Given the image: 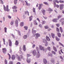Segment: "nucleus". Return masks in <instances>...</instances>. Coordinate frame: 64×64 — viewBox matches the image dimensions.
I'll use <instances>...</instances> for the list:
<instances>
[{"instance_id": "f257e3e1", "label": "nucleus", "mask_w": 64, "mask_h": 64, "mask_svg": "<svg viewBox=\"0 0 64 64\" xmlns=\"http://www.w3.org/2000/svg\"><path fill=\"white\" fill-rule=\"evenodd\" d=\"M4 10L5 11H7L8 12L9 11V6L8 5H7L5 7V5H4Z\"/></svg>"}, {"instance_id": "f03ea898", "label": "nucleus", "mask_w": 64, "mask_h": 64, "mask_svg": "<svg viewBox=\"0 0 64 64\" xmlns=\"http://www.w3.org/2000/svg\"><path fill=\"white\" fill-rule=\"evenodd\" d=\"M53 2L54 3V6L55 7H56V3H59V1H58L57 0H54L53 1Z\"/></svg>"}, {"instance_id": "7ed1b4c3", "label": "nucleus", "mask_w": 64, "mask_h": 64, "mask_svg": "<svg viewBox=\"0 0 64 64\" xmlns=\"http://www.w3.org/2000/svg\"><path fill=\"white\" fill-rule=\"evenodd\" d=\"M17 59L19 61H21L22 58H23V56L20 55L19 56H17Z\"/></svg>"}, {"instance_id": "20e7f679", "label": "nucleus", "mask_w": 64, "mask_h": 64, "mask_svg": "<svg viewBox=\"0 0 64 64\" xmlns=\"http://www.w3.org/2000/svg\"><path fill=\"white\" fill-rule=\"evenodd\" d=\"M3 39L4 45H5L6 46H8V42H5V39L3 38Z\"/></svg>"}, {"instance_id": "39448f33", "label": "nucleus", "mask_w": 64, "mask_h": 64, "mask_svg": "<svg viewBox=\"0 0 64 64\" xmlns=\"http://www.w3.org/2000/svg\"><path fill=\"white\" fill-rule=\"evenodd\" d=\"M43 42L46 43V44H45V46H47L48 45V42L46 40H44Z\"/></svg>"}, {"instance_id": "423d86ee", "label": "nucleus", "mask_w": 64, "mask_h": 64, "mask_svg": "<svg viewBox=\"0 0 64 64\" xmlns=\"http://www.w3.org/2000/svg\"><path fill=\"white\" fill-rule=\"evenodd\" d=\"M39 47L40 50L44 51V47H42L40 45L39 46Z\"/></svg>"}, {"instance_id": "0eeeda50", "label": "nucleus", "mask_w": 64, "mask_h": 64, "mask_svg": "<svg viewBox=\"0 0 64 64\" xmlns=\"http://www.w3.org/2000/svg\"><path fill=\"white\" fill-rule=\"evenodd\" d=\"M2 50L3 52L4 53H6V52L7 51V50H6V48H2Z\"/></svg>"}, {"instance_id": "6e6552de", "label": "nucleus", "mask_w": 64, "mask_h": 64, "mask_svg": "<svg viewBox=\"0 0 64 64\" xmlns=\"http://www.w3.org/2000/svg\"><path fill=\"white\" fill-rule=\"evenodd\" d=\"M8 43L9 46L11 47L12 46V42L10 40H8Z\"/></svg>"}, {"instance_id": "1a4fd4ad", "label": "nucleus", "mask_w": 64, "mask_h": 64, "mask_svg": "<svg viewBox=\"0 0 64 64\" xmlns=\"http://www.w3.org/2000/svg\"><path fill=\"white\" fill-rule=\"evenodd\" d=\"M37 52H36V51L35 50H34L32 52V53L33 55L34 56H35V55L36 54Z\"/></svg>"}, {"instance_id": "9d476101", "label": "nucleus", "mask_w": 64, "mask_h": 64, "mask_svg": "<svg viewBox=\"0 0 64 64\" xmlns=\"http://www.w3.org/2000/svg\"><path fill=\"white\" fill-rule=\"evenodd\" d=\"M25 2H26V6H29L30 5V4L28 3V2L26 1H25Z\"/></svg>"}, {"instance_id": "9b49d317", "label": "nucleus", "mask_w": 64, "mask_h": 64, "mask_svg": "<svg viewBox=\"0 0 64 64\" xmlns=\"http://www.w3.org/2000/svg\"><path fill=\"white\" fill-rule=\"evenodd\" d=\"M51 36H52V38H54L55 36V34L53 33H51Z\"/></svg>"}, {"instance_id": "f8f14e48", "label": "nucleus", "mask_w": 64, "mask_h": 64, "mask_svg": "<svg viewBox=\"0 0 64 64\" xmlns=\"http://www.w3.org/2000/svg\"><path fill=\"white\" fill-rule=\"evenodd\" d=\"M23 50L24 51H25L26 50V46L25 45H24L23 46Z\"/></svg>"}, {"instance_id": "ddd939ff", "label": "nucleus", "mask_w": 64, "mask_h": 64, "mask_svg": "<svg viewBox=\"0 0 64 64\" xmlns=\"http://www.w3.org/2000/svg\"><path fill=\"white\" fill-rule=\"evenodd\" d=\"M36 37L37 38L40 36V34L38 33H36L35 34Z\"/></svg>"}, {"instance_id": "4468645a", "label": "nucleus", "mask_w": 64, "mask_h": 64, "mask_svg": "<svg viewBox=\"0 0 64 64\" xmlns=\"http://www.w3.org/2000/svg\"><path fill=\"white\" fill-rule=\"evenodd\" d=\"M46 39L47 41H50V39L49 38V37L48 36H46Z\"/></svg>"}, {"instance_id": "2eb2a0df", "label": "nucleus", "mask_w": 64, "mask_h": 64, "mask_svg": "<svg viewBox=\"0 0 64 64\" xmlns=\"http://www.w3.org/2000/svg\"><path fill=\"white\" fill-rule=\"evenodd\" d=\"M44 60V63L45 64H46L47 63V60H46L44 59L43 60Z\"/></svg>"}, {"instance_id": "dca6fc26", "label": "nucleus", "mask_w": 64, "mask_h": 64, "mask_svg": "<svg viewBox=\"0 0 64 64\" xmlns=\"http://www.w3.org/2000/svg\"><path fill=\"white\" fill-rule=\"evenodd\" d=\"M18 20H16L15 21V24L16 25V26H18Z\"/></svg>"}, {"instance_id": "f3484780", "label": "nucleus", "mask_w": 64, "mask_h": 64, "mask_svg": "<svg viewBox=\"0 0 64 64\" xmlns=\"http://www.w3.org/2000/svg\"><path fill=\"white\" fill-rule=\"evenodd\" d=\"M18 44L19 42H18V41L17 40H16L15 43V45H18Z\"/></svg>"}, {"instance_id": "a211bd4d", "label": "nucleus", "mask_w": 64, "mask_h": 64, "mask_svg": "<svg viewBox=\"0 0 64 64\" xmlns=\"http://www.w3.org/2000/svg\"><path fill=\"white\" fill-rule=\"evenodd\" d=\"M56 40L57 41H59V40H60V38H59L57 37L56 36L55 37Z\"/></svg>"}, {"instance_id": "6ab92c4d", "label": "nucleus", "mask_w": 64, "mask_h": 64, "mask_svg": "<svg viewBox=\"0 0 64 64\" xmlns=\"http://www.w3.org/2000/svg\"><path fill=\"white\" fill-rule=\"evenodd\" d=\"M57 34L58 37H61V34L60 33H58Z\"/></svg>"}, {"instance_id": "aec40b11", "label": "nucleus", "mask_w": 64, "mask_h": 64, "mask_svg": "<svg viewBox=\"0 0 64 64\" xmlns=\"http://www.w3.org/2000/svg\"><path fill=\"white\" fill-rule=\"evenodd\" d=\"M57 20H58V19L54 18V19L52 20V21H53V22H57Z\"/></svg>"}, {"instance_id": "412c9836", "label": "nucleus", "mask_w": 64, "mask_h": 64, "mask_svg": "<svg viewBox=\"0 0 64 64\" xmlns=\"http://www.w3.org/2000/svg\"><path fill=\"white\" fill-rule=\"evenodd\" d=\"M24 26V22H21L20 24V26Z\"/></svg>"}, {"instance_id": "4be33fe9", "label": "nucleus", "mask_w": 64, "mask_h": 64, "mask_svg": "<svg viewBox=\"0 0 64 64\" xmlns=\"http://www.w3.org/2000/svg\"><path fill=\"white\" fill-rule=\"evenodd\" d=\"M15 56L14 55H12V60H13L15 59Z\"/></svg>"}, {"instance_id": "5701e85b", "label": "nucleus", "mask_w": 64, "mask_h": 64, "mask_svg": "<svg viewBox=\"0 0 64 64\" xmlns=\"http://www.w3.org/2000/svg\"><path fill=\"white\" fill-rule=\"evenodd\" d=\"M32 18H33V16H32L29 17V18L30 21H31L32 20Z\"/></svg>"}, {"instance_id": "b1692460", "label": "nucleus", "mask_w": 64, "mask_h": 64, "mask_svg": "<svg viewBox=\"0 0 64 64\" xmlns=\"http://www.w3.org/2000/svg\"><path fill=\"white\" fill-rule=\"evenodd\" d=\"M53 47L54 51L57 52V49H56V48H55L54 46H53Z\"/></svg>"}, {"instance_id": "393cba45", "label": "nucleus", "mask_w": 64, "mask_h": 64, "mask_svg": "<svg viewBox=\"0 0 64 64\" xmlns=\"http://www.w3.org/2000/svg\"><path fill=\"white\" fill-rule=\"evenodd\" d=\"M58 43H59V45H61V46H62L63 47H64V45H63V44H62V43H61V42H59Z\"/></svg>"}, {"instance_id": "a878e982", "label": "nucleus", "mask_w": 64, "mask_h": 64, "mask_svg": "<svg viewBox=\"0 0 64 64\" xmlns=\"http://www.w3.org/2000/svg\"><path fill=\"white\" fill-rule=\"evenodd\" d=\"M10 24L11 25H12L14 24V21L12 20L11 21Z\"/></svg>"}, {"instance_id": "bb28decb", "label": "nucleus", "mask_w": 64, "mask_h": 64, "mask_svg": "<svg viewBox=\"0 0 64 64\" xmlns=\"http://www.w3.org/2000/svg\"><path fill=\"white\" fill-rule=\"evenodd\" d=\"M23 38L24 39H26L27 38V35H25L23 36Z\"/></svg>"}, {"instance_id": "cd10ccee", "label": "nucleus", "mask_w": 64, "mask_h": 64, "mask_svg": "<svg viewBox=\"0 0 64 64\" xmlns=\"http://www.w3.org/2000/svg\"><path fill=\"white\" fill-rule=\"evenodd\" d=\"M26 61L28 63H30V60H28V59H27Z\"/></svg>"}, {"instance_id": "c85d7f7f", "label": "nucleus", "mask_w": 64, "mask_h": 64, "mask_svg": "<svg viewBox=\"0 0 64 64\" xmlns=\"http://www.w3.org/2000/svg\"><path fill=\"white\" fill-rule=\"evenodd\" d=\"M48 11H53V10H52V9L51 8H48Z\"/></svg>"}, {"instance_id": "c756f323", "label": "nucleus", "mask_w": 64, "mask_h": 64, "mask_svg": "<svg viewBox=\"0 0 64 64\" xmlns=\"http://www.w3.org/2000/svg\"><path fill=\"white\" fill-rule=\"evenodd\" d=\"M44 28L45 29H48V28H49V27L48 26H44Z\"/></svg>"}, {"instance_id": "7c9ffc66", "label": "nucleus", "mask_w": 64, "mask_h": 64, "mask_svg": "<svg viewBox=\"0 0 64 64\" xmlns=\"http://www.w3.org/2000/svg\"><path fill=\"white\" fill-rule=\"evenodd\" d=\"M27 13L28 16L29 15V12H28V11H27L26 12H25V14H27Z\"/></svg>"}, {"instance_id": "2f4dec72", "label": "nucleus", "mask_w": 64, "mask_h": 64, "mask_svg": "<svg viewBox=\"0 0 64 64\" xmlns=\"http://www.w3.org/2000/svg\"><path fill=\"white\" fill-rule=\"evenodd\" d=\"M24 28L25 29V30H27L28 29V27L27 26H24Z\"/></svg>"}, {"instance_id": "473e14b6", "label": "nucleus", "mask_w": 64, "mask_h": 64, "mask_svg": "<svg viewBox=\"0 0 64 64\" xmlns=\"http://www.w3.org/2000/svg\"><path fill=\"white\" fill-rule=\"evenodd\" d=\"M37 31L36 30H32V32L33 33H36Z\"/></svg>"}, {"instance_id": "72a5a7b5", "label": "nucleus", "mask_w": 64, "mask_h": 64, "mask_svg": "<svg viewBox=\"0 0 64 64\" xmlns=\"http://www.w3.org/2000/svg\"><path fill=\"white\" fill-rule=\"evenodd\" d=\"M17 0H14V4L16 5L17 4Z\"/></svg>"}, {"instance_id": "f704fd0d", "label": "nucleus", "mask_w": 64, "mask_h": 64, "mask_svg": "<svg viewBox=\"0 0 64 64\" xmlns=\"http://www.w3.org/2000/svg\"><path fill=\"white\" fill-rule=\"evenodd\" d=\"M56 28L57 32H60V31L59 30V29L57 28Z\"/></svg>"}, {"instance_id": "c9c22d12", "label": "nucleus", "mask_w": 64, "mask_h": 64, "mask_svg": "<svg viewBox=\"0 0 64 64\" xmlns=\"http://www.w3.org/2000/svg\"><path fill=\"white\" fill-rule=\"evenodd\" d=\"M17 7L16 6H14L12 8V9H17Z\"/></svg>"}, {"instance_id": "e433bc0d", "label": "nucleus", "mask_w": 64, "mask_h": 64, "mask_svg": "<svg viewBox=\"0 0 64 64\" xmlns=\"http://www.w3.org/2000/svg\"><path fill=\"white\" fill-rule=\"evenodd\" d=\"M34 24L35 25H37V23L36 22V20H34Z\"/></svg>"}, {"instance_id": "4c0bfd02", "label": "nucleus", "mask_w": 64, "mask_h": 64, "mask_svg": "<svg viewBox=\"0 0 64 64\" xmlns=\"http://www.w3.org/2000/svg\"><path fill=\"white\" fill-rule=\"evenodd\" d=\"M42 12L43 14L44 15H45V10H43L42 11Z\"/></svg>"}, {"instance_id": "58836bf2", "label": "nucleus", "mask_w": 64, "mask_h": 64, "mask_svg": "<svg viewBox=\"0 0 64 64\" xmlns=\"http://www.w3.org/2000/svg\"><path fill=\"white\" fill-rule=\"evenodd\" d=\"M26 55L27 57H30V56H31V55H30V54H27Z\"/></svg>"}, {"instance_id": "ea45409f", "label": "nucleus", "mask_w": 64, "mask_h": 64, "mask_svg": "<svg viewBox=\"0 0 64 64\" xmlns=\"http://www.w3.org/2000/svg\"><path fill=\"white\" fill-rule=\"evenodd\" d=\"M4 62L5 64H7V61L5 59L4 60Z\"/></svg>"}, {"instance_id": "a19ab883", "label": "nucleus", "mask_w": 64, "mask_h": 64, "mask_svg": "<svg viewBox=\"0 0 64 64\" xmlns=\"http://www.w3.org/2000/svg\"><path fill=\"white\" fill-rule=\"evenodd\" d=\"M47 49L48 50H49V51H50V50H51L50 47L48 46L47 48Z\"/></svg>"}, {"instance_id": "79ce46f5", "label": "nucleus", "mask_w": 64, "mask_h": 64, "mask_svg": "<svg viewBox=\"0 0 64 64\" xmlns=\"http://www.w3.org/2000/svg\"><path fill=\"white\" fill-rule=\"evenodd\" d=\"M4 29L5 32L6 33V32H7V28H5Z\"/></svg>"}, {"instance_id": "37998d69", "label": "nucleus", "mask_w": 64, "mask_h": 64, "mask_svg": "<svg viewBox=\"0 0 64 64\" xmlns=\"http://www.w3.org/2000/svg\"><path fill=\"white\" fill-rule=\"evenodd\" d=\"M52 54H54V55H55V54H56V52H55L54 51H52Z\"/></svg>"}, {"instance_id": "c03bdc74", "label": "nucleus", "mask_w": 64, "mask_h": 64, "mask_svg": "<svg viewBox=\"0 0 64 64\" xmlns=\"http://www.w3.org/2000/svg\"><path fill=\"white\" fill-rule=\"evenodd\" d=\"M44 4H45V5H48V4L47 2H44Z\"/></svg>"}, {"instance_id": "a18cd8bd", "label": "nucleus", "mask_w": 64, "mask_h": 64, "mask_svg": "<svg viewBox=\"0 0 64 64\" xmlns=\"http://www.w3.org/2000/svg\"><path fill=\"white\" fill-rule=\"evenodd\" d=\"M45 23H46V22L44 21H42V24H45Z\"/></svg>"}, {"instance_id": "49530a36", "label": "nucleus", "mask_w": 64, "mask_h": 64, "mask_svg": "<svg viewBox=\"0 0 64 64\" xmlns=\"http://www.w3.org/2000/svg\"><path fill=\"white\" fill-rule=\"evenodd\" d=\"M60 2V3H64V1L63 0H60L59 1V2Z\"/></svg>"}, {"instance_id": "de8ad7c7", "label": "nucleus", "mask_w": 64, "mask_h": 64, "mask_svg": "<svg viewBox=\"0 0 64 64\" xmlns=\"http://www.w3.org/2000/svg\"><path fill=\"white\" fill-rule=\"evenodd\" d=\"M60 7H63L64 6V4H60Z\"/></svg>"}, {"instance_id": "09e8293b", "label": "nucleus", "mask_w": 64, "mask_h": 64, "mask_svg": "<svg viewBox=\"0 0 64 64\" xmlns=\"http://www.w3.org/2000/svg\"><path fill=\"white\" fill-rule=\"evenodd\" d=\"M33 12H35V8H33Z\"/></svg>"}, {"instance_id": "8fccbe9b", "label": "nucleus", "mask_w": 64, "mask_h": 64, "mask_svg": "<svg viewBox=\"0 0 64 64\" xmlns=\"http://www.w3.org/2000/svg\"><path fill=\"white\" fill-rule=\"evenodd\" d=\"M0 2L2 4H4V2H3L2 0H0Z\"/></svg>"}, {"instance_id": "3c124183", "label": "nucleus", "mask_w": 64, "mask_h": 64, "mask_svg": "<svg viewBox=\"0 0 64 64\" xmlns=\"http://www.w3.org/2000/svg\"><path fill=\"white\" fill-rule=\"evenodd\" d=\"M8 55L9 57V59H10L11 58V56H10V54H8Z\"/></svg>"}, {"instance_id": "603ef678", "label": "nucleus", "mask_w": 64, "mask_h": 64, "mask_svg": "<svg viewBox=\"0 0 64 64\" xmlns=\"http://www.w3.org/2000/svg\"><path fill=\"white\" fill-rule=\"evenodd\" d=\"M39 6L40 7H42L43 6V4H39Z\"/></svg>"}, {"instance_id": "864d4df0", "label": "nucleus", "mask_w": 64, "mask_h": 64, "mask_svg": "<svg viewBox=\"0 0 64 64\" xmlns=\"http://www.w3.org/2000/svg\"><path fill=\"white\" fill-rule=\"evenodd\" d=\"M8 16V18H9V19H11V16L9 15Z\"/></svg>"}, {"instance_id": "5fc2aeb1", "label": "nucleus", "mask_w": 64, "mask_h": 64, "mask_svg": "<svg viewBox=\"0 0 64 64\" xmlns=\"http://www.w3.org/2000/svg\"><path fill=\"white\" fill-rule=\"evenodd\" d=\"M9 64H13V62L12 61H10Z\"/></svg>"}, {"instance_id": "6e6d98bb", "label": "nucleus", "mask_w": 64, "mask_h": 64, "mask_svg": "<svg viewBox=\"0 0 64 64\" xmlns=\"http://www.w3.org/2000/svg\"><path fill=\"white\" fill-rule=\"evenodd\" d=\"M35 45L34 44L32 46V48H34L35 47Z\"/></svg>"}, {"instance_id": "4d7b16f0", "label": "nucleus", "mask_w": 64, "mask_h": 64, "mask_svg": "<svg viewBox=\"0 0 64 64\" xmlns=\"http://www.w3.org/2000/svg\"><path fill=\"white\" fill-rule=\"evenodd\" d=\"M60 10H62V9H63V7H61V6H60Z\"/></svg>"}, {"instance_id": "13d9d810", "label": "nucleus", "mask_w": 64, "mask_h": 64, "mask_svg": "<svg viewBox=\"0 0 64 64\" xmlns=\"http://www.w3.org/2000/svg\"><path fill=\"white\" fill-rule=\"evenodd\" d=\"M56 26H57V27H59L60 25L59 24H56Z\"/></svg>"}, {"instance_id": "bf43d9fd", "label": "nucleus", "mask_w": 64, "mask_h": 64, "mask_svg": "<svg viewBox=\"0 0 64 64\" xmlns=\"http://www.w3.org/2000/svg\"><path fill=\"white\" fill-rule=\"evenodd\" d=\"M64 20V19L63 18L62 19L60 20V22H62V21H63Z\"/></svg>"}, {"instance_id": "052dcab7", "label": "nucleus", "mask_w": 64, "mask_h": 64, "mask_svg": "<svg viewBox=\"0 0 64 64\" xmlns=\"http://www.w3.org/2000/svg\"><path fill=\"white\" fill-rule=\"evenodd\" d=\"M41 7H42L40 6H39L38 7V9H39V10H40L41 9Z\"/></svg>"}, {"instance_id": "680f3d73", "label": "nucleus", "mask_w": 64, "mask_h": 64, "mask_svg": "<svg viewBox=\"0 0 64 64\" xmlns=\"http://www.w3.org/2000/svg\"><path fill=\"white\" fill-rule=\"evenodd\" d=\"M56 7H57V8H59V5L57 4L56 5Z\"/></svg>"}, {"instance_id": "e2e57ef3", "label": "nucleus", "mask_w": 64, "mask_h": 64, "mask_svg": "<svg viewBox=\"0 0 64 64\" xmlns=\"http://www.w3.org/2000/svg\"><path fill=\"white\" fill-rule=\"evenodd\" d=\"M14 12H17V10H14Z\"/></svg>"}, {"instance_id": "0e129e2a", "label": "nucleus", "mask_w": 64, "mask_h": 64, "mask_svg": "<svg viewBox=\"0 0 64 64\" xmlns=\"http://www.w3.org/2000/svg\"><path fill=\"white\" fill-rule=\"evenodd\" d=\"M39 27H40L41 28L42 27V26L41 25V24H40L39 25Z\"/></svg>"}, {"instance_id": "69168bd1", "label": "nucleus", "mask_w": 64, "mask_h": 64, "mask_svg": "<svg viewBox=\"0 0 64 64\" xmlns=\"http://www.w3.org/2000/svg\"><path fill=\"white\" fill-rule=\"evenodd\" d=\"M37 20H38V21H39V22H40V20H39V18H37Z\"/></svg>"}, {"instance_id": "338daca9", "label": "nucleus", "mask_w": 64, "mask_h": 64, "mask_svg": "<svg viewBox=\"0 0 64 64\" xmlns=\"http://www.w3.org/2000/svg\"><path fill=\"white\" fill-rule=\"evenodd\" d=\"M60 52L62 53L63 54V52H62V50L61 49L60 50Z\"/></svg>"}, {"instance_id": "774afa93", "label": "nucleus", "mask_w": 64, "mask_h": 64, "mask_svg": "<svg viewBox=\"0 0 64 64\" xmlns=\"http://www.w3.org/2000/svg\"><path fill=\"white\" fill-rule=\"evenodd\" d=\"M60 58H61V59H63V58L61 56H60Z\"/></svg>"}]
</instances>
